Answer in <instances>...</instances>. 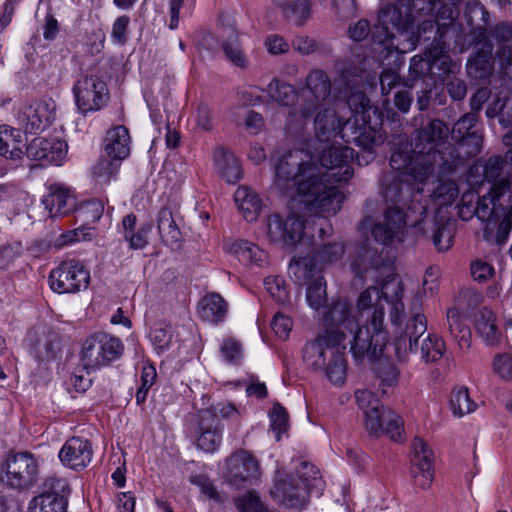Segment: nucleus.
Instances as JSON below:
<instances>
[{
  "mask_svg": "<svg viewBox=\"0 0 512 512\" xmlns=\"http://www.w3.org/2000/svg\"><path fill=\"white\" fill-rule=\"evenodd\" d=\"M345 253L342 242H327L320 245L309 257L296 256L289 264V274L295 283L304 285L319 274L326 265L338 262Z\"/></svg>",
  "mask_w": 512,
  "mask_h": 512,
  "instance_id": "11",
  "label": "nucleus"
},
{
  "mask_svg": "<svg viewBox=\"0 0 512 512\" xmlns=\"http://www.w3.org/2000/svg\"><path fill=\"white\" fill-rule=\"evenodd\" d=\"M364 423L366 430L375 436L383 433L387 434L392 440H398L403 431V421L399 415L389 409H384L379 405L371 408L364 413Z\"/></svg>",
  "mask_w": 512,
  "mask_h": 512,
  "instance_id": "27",
  "label": "nucleus"
},
{
  "mask_svg": "<svg viewBox=\"0 0 512 512\" xmlns=\"http://www.w3.org/2000/svg\"><path fill=\"white\" fill-rule=\"evenodd\" d=\"M466 22L471 26V40H483L488 38L487 26L490 22V15L486 8L478 1H469L465 10Z\"/></svg>",
  "mask_w": 512,
  "mask_h": 512,
  "instance_id": "37",
  "label": "nucleus"
},
{
  "mask_svg": "<svg viewBox=\"0 0 512 512\" xmlns=\"http://www.w3.org/2000/svg\"><path fill=\"white\" fill-rule=\"evenodd\" d=\"M321 169L306 151L285 153L275 165L274 186L290 197L293 208L299 206L311 215L329 216L342 207L344 194L319 180Z\"/></svg>",
  "mask_w": 512,
  "mask_h": 512,
  "instance_id": "4",
  "label": "nucleus"
},
{
  "mask_svg": "<svg viewBox=\"0 0 512 512\" xmlns=\"http://www.w3.org/2000/svg\"><path fill=\"white\" fill-rule=\"evenodd\" d=\"M158 230L164 242L173 244L180 238L178 229L172 211L169 208H162L158 213Z\"/></svg>",
  "mask_w": 512,
  "mask_h": 512,
  "instance_id": "53",
  "label": "nucleus"
},
{
  "mask_svg": "<svg viewBox=\"0 0 512 512\" xmlns=\"http://www.w3.org/2000/svg\"><path fill=\"white\" fill-rule=\"evenodd\" d=\"M98 334L85 340L82 346L81 359L87 369L95 370L105 365Z\"/></svg>",
  "mask_w": 512,
  "mask_h": 512,
  "instance_id": "47",
  "label": "nucleus"
},
{
  "mask_svg": "<svg viewBox=\"0 0 512 512\" xmlns=\"http://www.w3.org/2000/svg\"><path fill=\"white\" fill-rule=\"evenodd\" d=\"M294 475H283L277 471L270 494L279 503L291 508H302L309 495L320 496L325 483L319 470L312 463L302 461Z\"/></svg>",
  "mask_w": 512,
  "mask_h": 512,
  "instance_id": "6",
  "label": "nucleus"
},
{
  "mask_svg": "<svg viewBox=\"0 0 512 512\" xmlns=\"http://www.w3.org/2000/svg\"><path fill=\"white\" fill-rule=\"evenodd\" d=\"M351 335H353V341L350 351L355 361L379 358L388 340V334L384 328V313L377 310L367 325L357 326Z\"/></svg>",
  "mask_w": 512,
  "mask_h": 512,
  "instance_id": "10",
  "label": "nucleus"
},
{
  "mask_svg": "<svg viewBox=\"0 0 512 512\" xmlns=\"http://www.w3.org/2000/svg\"><path fill=\"white\" fill-rule=\"evenodd\" d=\"M28 205V195L16 186L0 185V208L14 215L19 214Z\"/></svg>",
  "mask_w": 512,
  "mask_h": 512,
  "instance_id": "44",
  "label": "nucleus"
},
{
  "mask_svg": "<svg viewBox=\"0 0 512 512\" xmlns=\"http://www.w3.org/2000/svg\"><path fill=\"white\" fill-rule=\"evenodd\" d=\"M58 456L64 466L73 470H81L92 460V445L87 439L71 437L64 443Z\"/></svg>",
  "mask_w": 512,
  "mask_h": 512,
  "instance_id": "31",
  "label": "nucleus"
},
{
  "mask_svg": "<svg viewBox=\"0 0 512 512\" xmlns=\"http://www.w3.org/2000/svg\"><path fill=\"white\" fill-rule=\"evenodd\" d=\"M235 203L243 214V217L249 221H255L262 210V200L260 196L247 186H240L234 194Z\"/></svg>",
  "mask_w": 512,
  "mask_h": 512,
  "instance_id": "42",
  "label": "nucleus"
},
{
  "mask_svg": "<svg viewBox=\"0 0 512 512\" xmlns=\"http://www.w3.org/2000/svg\"><path fill=\"white\" fill-rule=\"evenodd\" d=\"M223 424L215 413L202 410L199 413L196 446L207 453H213L222 442Z\"/></svg>",
  "mask_w": 512,
  "mask_h": 512,
  "instance_id": "30",
  "label": "nucleus"
},
{
  "mask_svg": "<svg viewBox=\"0 0 512 512\" xmlns=\"http://www.w3.org/2000/svg\"><path fill=\"white\" fill-rule=\"evenodd\" d=\"M507 158L495 155L484 163H476L469 170L468 181L472 185L492 183L489 192L480 197L475 191L462 194L458 205L459 216L468 221L476 216L483 225L484 238L498 244L506 242L512 229V207L505 196L511 188L510 179L505 174Z\"/></svg>",
  "mask_w": 512,
  "mask_h": 512,
  "instance_id": "3",
  "label": "nucleus"
},
{
  "mask_svg": "<svg viewBox=\"0 0 512 512\" xmlns=\"http://www.w3.org/2000/svg\"><path fill=\"white\" fill-rule=\"evenodd\" d=\"M102 346V354L104 357L105 365L111 361L118 359L124 350L123 344L120 339L113 337L106 333H97Z\"/></svg>",
  "mask_w": 512,
  "mask_h": 512,
  "instance_id": "55",
  "label": "nucleus"
},
{
  "mask_svg": "<svg viewBox=\"0 0 512 512\" xmlns=\"http://www.w3.org/2000/svg\"><path fill=\"white\" fill-rule=\"evenodd\" d=\"M301 103L287 110L285 128L290 133L302 132L314 113L323 105L333 103L332 81L322 69H312L300 87Z\"/></svg>",
  "mask_w": 512,
  "mask_h": 512,
  "instance_id": "5",
  "label": "nucleus"
},
{
  "mask_svg": "<svg viewBox=\"0 0 512 512\" xmlns=\"http://www.w3.org/2000/svg\"><path fill=\"white\" fill-rule=\"evenodd\" d=\"M333 102L323 105L314 113V132L316 138L321 142L331 141L338 136L342 138L348 132L350 119L342 115Z\"/></svg>",
  "mask_w": 512,
  "mask_h": 512,
  "instance_id": "20",
  "label": "nucleus"
},
{
  "mask_svg": "<svg viewBox=\"0 0 512 512\" xmlns=\"http://www.w3.org/2000/svg\"><path fill=\"white\" fill-rule=\"evenodd\" d=\"M238 512H265L264 506L255 492H248L235 501Z\"/></svg>",
  "mask_w": 512,
  "mask_h": 512,
  "instance_id": "63",
  "label": "nucleus"
},
{
  "mask_svg": "<svg viewBox=\"0 0 512 512\" xmlns=\"http://www.w3.org/2000/svg\"><path fill=\"white\" fill-rule=\"evenodd\" d=\"M494 372L505 380L512 379V354H498L493 362Z\"/></svg>",
  "mask_w": 512,
  "mask_h": 512,
  "instance_id": "64",
  "label": "nucleus"
},
{
  "mask_svg": "<svg viewBox=\"0 0 512 512\" xmlns=\"http://www.w3.org/2000/svg\"><path fill=\"white\" fill-rule=\"evenodd\" d=\"M411 476L415 485L421 489H428L434 479L433 452L420 438L413 442Z\"/></svg>",
  "mask_w": 512,
  "mask_h": 512,
  "instance_id": "29",
  "label": "nucleus"
},
{
  "mask_svg": "<svg viewBox=\"0 0 512 512\" xmlns=\"http://www.w3.org/2000/svg\"><path fill=\"white\" fill-rule=\"evenodd\" d=\"M460 1L442 0L436 13L438 0H397L382 8L372 31L377 60L384 62L394 53L412 51L421 37L429 40L430 34L434 41H441L459 16Z\"/></svg>",
  "mask_w": 512,
  "mask_h": 512,
  "instance_id": "2",
  "label": "nucleus"
},
{
  "mask_svg": "<svg viewBox=\"0 0 512 512\" xmlns=\"http://www.w3.org/2000/svg\"><path fill=\"white\" fill-rule=\"evenodd\" d=\"M422 219L416 223L417 230L430 237L438 251H446L452 246L454 229L449 219L440 214L430 215L426 209Z\"/></svg>",
  "mask_w": 512,
  "mask_h": 512,
  "instance_id": "26",
  "label": "nucleus"
},
{
  "mask_svg": "<svg viewBox=\"0 0 512 512\" xmlns=\"http://www.w3.org/2000/svg\"><path fill=\"white\" fill-rule=\"evenodd\" d=\"M56 104L53 100L37 101L23 106L18 112V124L26 133L38 134L55 120Z\"/></svg>",
  "mask_w": 512,
  "mask_h": 512,
  "instance_id": "23",
  "label": "nucleus"
},
{
  "mask_svg": "<svg viewBox=\"0 0 512 512\" xmlns=\"http://www.w3.org/2000/svg\"><path fill=\"white\" fill-rule=\"evenodd\" d=\"M23 253L21 242L15 241L0 247V270L9 268Z\"/></svg>",
  "mask_w": 512,
  "mask_h": 512,
  "instance_id": "58",
  "label": "nucleus"
},
{
  "mask_svg": "<svg viewBox=\"0 0 512 512\" xmlns=\"http://www.w3.org/2000/svg\"><path fill=\"white\" fill-rule=\"evenodd\" d=\"M386 269V262L377 249L368 244H362L355 248L351 259V270L357 278L379 282L384 277Z\"/></svg>",
  "mask_w": 512,
  "mask_h": 512,
  "instance_id": "24",
  "label": "nucleus"
},
{
  "mask_svg": "<svg viewBox=\"0 0 512 512\" xmlns=\"http://www.w3.org/2000/svg\"><path fill=\"white\" fill-rule=\"evenodd\" d=\"M27 138L14 127L0 125V155L6 159L19 160L24 155Z\"/></svg>",
  "mask_w": 512,
  "mask_h": 512,
  "instance_id": "35",
  "label": "nucleus"
},
{
  "mask_svg": "<svg viewBox=\"0 0 512 512\" xmlns=\"http://www.w3.org/2000/svg\"><path fill=\"white\" fill-rule=\"evenodd\" d=\"M307 220V229H309ZM306 229V221L297 213H291L286 219L274 214L268 217L266 223V236L272 243L293 247L298 244Z\"/></svg>",
  "mask_w": 512,
  "mask_h": 512,
  "instance_id": "16",
  "label": "nucleus"
},
{
  "mask_svg": "<svg viewBox=\"0 0 512 512\" xmlns=\"http://www.w3.org/2000/svg\"><path fill=\"white\" fill-rule=\"evenodd\" d=\"M362 82V70L349 64H343L340 70V76L335 81L336 85L344 89L347 95V105L351 112L354 113V123H358L365 117L370 108V101L362 91L358 90L359 84Z\"/></svg>",
  "mask_w": 512,
  "mask_h": 512,
  "instance_id": "17",
  "label": "nucleus"
},
{
  "mask_svg": "<svg viewBox=\"0 0 512 512\" xmlns=\"http://www.w3.org/2000/svg\"><path fill=\"white\" fill-rule=\"evenodd\" d=\"M30 512H66V502L56 493H44L35 497Z\"/></svg>",
  "mask_w": 512,
  "mask_h": 512,
  "instance_id": "54",
  "label": "nucleus"
},
{
  "mask_svg": "<svg viewBox=\"0 0 512 512\" xmlns=\"http://www.w3.org/2000/svg\"><path fill=\"white\" fill-rule=\"evenodd\" d=\"M120 160L113 158H103L96 162L92 167V176L96 183L100 185H107L111 180L115 179L119 169Z\"/></svg>",
  "mask_w": 512,
  "mask_h": 512,
  "instance_id": "52",
  "label": "nucleus"
},
{
  "mask_svg": "<svg viewBox=\"0 0 512 512\" xmlns=\"http://www.w3.org/2000/svg\"><path fill=\"white\" fill-rule=\"evenodd\" d=\"M228 313V304L218 293H210L202 298L199 314L205 321L218 324Z\"/></svg>",
  "mask_w": 512,
  "mask_h": 512,
  "instance_id": "43",
  "label": "nucleus"
},
{
  "mask_svg": "<svg viewBox=\"0 0 512 512\" xmlns=\"http://www.w3.org/2000/svg\"><path fill=\"white\" fill-rule=\"evenodd\" d=\"M214 167L228 183H235L241 178V168L236 156L224 147H217L213 155Z\"/></svg>",
  "mask_w": 512,
  "mask_h": 512,
  "instance_id": "40",
  "label": "nucleus"
},
{
  "mask_svg": "<svg viewBox=\"0 0 512 512\" xmlns=\"http://www.w3.org/2000/svg\"><path fill=\"white\" fill-rule=\"evenodd\" d=\"M341 336L320 334L303 348V362L314 372L324 373L334 385H342L346 380L347 362L340 348Z\"/></svg>",
  "mask_w": 512,
  "mask_h": 512,
  "instance_id": "7",
  "label": "nucleus"
},
{
  "mask_svg": "<svg viewBox=\"0 0 512 512\" xmlns=\"http://www.w3.org/2000/svg\"><path fill=\"white\" fill-rule=\"evenodd\" d=\"M447 324L449 332L457 342L459 349L467 352L471 346L472 334L466 318L458 309L450 308L447 311Z\"/></svg>",
  "mask_w": 512,
  "mask_h": 512,
  "instance_id": "41",
  "label": "nucleus"
},
{
  "mask_svg": "<svg viewBox=\"0 0 512 512\" xmlns=\"http://www.w3.org/2000/svg\"><path fill=\"white\" fill-rule=\"evenodd\" d=\"M442 50L439 48L438 44H431L429 49L425 51V57L421 55H415L410 60L409 71L410 75L417 79L420 77H424L427 74L433 73V67L438 62L441 65V70L443 73H446L450 70V60L446 56L441 55Z\"/></svg>",
  "mask_w": 512,
  "mask_h": 512,
  "instance_id": "33",
  "label": "nucleus"
},
{
  "mask_svg": "<svg viewBox=\"0 0 512 512\" xmlns=\"http://www.w3.org/2000/svg\"><path fill=\"white\" fill-rule=\"evenodd\" d=\"M450 408L455 417H463L475 411L476 403L470 398L466 387H458L452 391Z\"/></svg>",
  "mask_w": 512,
  "mask_h": 512,
  "instance_id": "51",
  "label": "nucleus"
},
{
  "mask_svg": "<svg viewBox=\"0 0 512 512\" xmlns=\"http://www.w3.org/2000/svg\"><path fill=\"white\" fill-rule=\"evenodd\" d=\"M512 81L510 78H502V84L495 95V99L486 109L488 118L499 117L500 124L510 129L503 136V143L507 150V158L512 163Z\"/></svg>",
  "mask_w": 512,
  "mask_h": 512,
  "instance_id": "21",
  "label": "nucleus"
},
{
  "mask_svg": "<svg viewBox=\"0 0 512 512\" xmlns=\"http://www.w3.org/2000/svg\"><path fill=\"white\" fill-rule=\"evenodd\" d=\"M48 145L49 139L37 137L34 138L29 144L26 143L24 154L34 160H46L48 162Z\"/></svg>",
  "mask_w": 512,
  "mask_h": 512,
  "instance_id": "60",
  "label": "nucleus"
},
{
  "mask_svg": "<svg viewBox=\"0 0 512 512\" xmlns=\"http://www.w3.org/2000/svg\"><path fill=\"white\" fill-rule=\"evenodd\" d=\"M105 152L114 160H123L130 154V135L128 129L118 125L108 131L105 139Z\"/></svg>",
  "mask_w": 512,
  "mask_h": 512,
  "instance_id": "39",
  "label": "nucleus"
},
{
  "mask_svg": "<svg viewBox=\"0 0 512 512\" xmlns=\"http://www.w3.org/2000/svg\"><path fill=\"white\" fill-rule=\"evenodd\" d=\"M406 232V214L403 208L397 205L387 208L383 220L373 224L371 228L374 239L386 246L404 242Z\"/></svg>",
  "mask_w": 512,
  "mask_h": 512,
  "instance_id": "19",
  "label": "nucleus"
},
{
  "mask_svg": "<svg viewBox=\"0 0 512 512\" xmlns=\"http://www.w3.org/2000/svg\"><path fill=\"white\" fill-rule=\"evenodd\" d=\"M449 136V127L441 120H433L416 131L413 148L407 146L395 150L390 158L392 171L381 179L382 193L386 201L405 202L416 191L421 192L423 184L438 168L444 172L453 169L462 156L472 157L482 150V135L472 131L458 140L455 150L445 147Z\"/></svg>",
  "mask_w": 512,
  "mask_h": 512,
  "instance_id": "1",
  "label": "nucleus"
},
{
  "mask_svg": "<svg viewBox=\"0 0 512 512\" xmlns=\"http://www.w3.org/2000/svg\"><path fill=\"white\" fill-rule=\"evenodd\" d=\"M75 104L79 112L87 114L104 108L109 100L106 83L95 75H85L73 86Z\"/></svg>",
  "mask_w": 512,
  "mask_h": 512,
  "instance_id": "15",
  "label": "nucleus"
},
{
  "mask_svg": "<svg viewBox=\"0 0 512 512\" xmlns=\"http://www.w3.org/2000/svg\"><path fill=\"white\" fill-rule=\"evenodd\" d=\"M231 251L245 264L262 265L266 261V253L248 241H236L231 245Z\"/></svg>",
  "mask_w": 512,
  "mask_h": 512,
  "instance_id": "48",
  "label": "nucleus"
},
{
  "mask_svg": "<svg viewBox=\"0 0 512 512\" xmlns=\"http://www.w3.org/2000/svg\"><path fill=\"white\" fill-rule=\"evenodd\" d=\"M474 326L477 334L488 345H495L500 341L501 332L496 316L488 307H482L474 314Z\"/></svg>",
  "mask_w": 512,
  "mask_h": 512,
  "instance_id": "38",
  "label": "nucleus"
},
{
  "mask_svg": "<svg viewBox=\"0 0 512 512\" xmlns=\"http://www.w3.org/2000/svg\"><path fill=\"white\" fill-rule=\"evenodd\" d=\"M353 160L354 150L350 147L333 145L323 149L319 156L318 168L321 169L319 180L339 190L335 184L346 182L354 175Z\"/></svg>",
  "mask_w": 512,
  "mask_h": 512,
  "instance_id": "13",
  "label": "nucleus"
},
{
  "mask_svg": "<svg viewBox=\"0 0 512 512\" xmlns=\"http://www.w3.org/2000/svg\"><path fill=\"white\" fill-rule=\"evenodd\" d=\"M361 121L362 124L359 126H355L356 123L350 125L349 129H353V131L350 134L348 132L344 133L342 139L347 143H354L363 150H366L368 152V157L372 159V148L376 145L382 144L385 137L380 130L371 128L367 124L365 117H362Z\"/></svg>",
  "mask_w": 512,
  "mask_h": 512,
  "instance_id": "34",
  "label": "nucleus"
},
{
  "mask_svg": "<svg viewBox=\"0 0 512 512\" xmlns=\"http://www.w3.org/2000/svg\"><path fill=\"white\" fill-rule=\"evenodd\" d=\"M310 14V0H297L291 3L288 10H285V16L299 26L303 25V23L310 17Z\"/></svg>",
  "mask_w": 512,
  "mask_h": 512,
  "instance_id": "57",
  "label": "nucleus"
},
{
  "mask_svg": "<svg viewBox=\"0 0 512 512\" xmlns=\"http://www.w3.org/2000/svg\"><path fill=\"white\" fill-rule=\"evenodd\" d=\"M325 331L323 334L341 336V343H344L348 334H352L358 326V320L352 313L351 304L345 299L333 300L323 316Z\"/></svg>",
  "mask_w": 512,
  "mask_h": 512,
  "instance_id": "22",
  "label": "nucleus"
},
{
  "mask_svg": "<svg viewBox=\"0 0 512 512\" xmlns=\"http://www.w3.org/2000/svg\"><path fill=\"white\" fill-rule=\"evenodd\" d=\"M306 289V301L308 305L319 310L327 301L326 281L323 276L316 274L312 279L308 280Z\"/></svg>",
  "mask_w": 512,
  "mask_h": 512,
  "instance_id": "50",
  "label": "nucleus"
},
{
  "mask_svg": "<svg viewBox=\"0 0 512 512\" xmlns=\"http://www.w3.org/2000/svg\"><path fill=\"white\" fill-rule=\"evenodd\" d=\"M28 341L39 361H52L62 357L65 342L53 327L39 324L31 329Z\"/></svg>",
  "mask_w": 512,
  "mask_h": 512,
  "instance_id": "18",
  "label": "nucleus"
},
{
  "mask_svg": "<svg viewBox=\"0 0 512 512\" xmlns=\"http://www.w3.org/2000/svg\"><path fill=\"white\" fill-rule=\"evenodd\" d=\"M48 283L55 293L76 294L89 287L90 272L79 260L67 259L50 271Z\"/></svg>",
  "mask_w": 512,
  "mask_h": 512,
  "instance_id": "14",
  "label": "nucleus"
},
{
  "mask_svg": "<svg viewBox=\"0 0 512 512\" xmlns=\"http://www.w3.org/2000/svg\"><path fill=\"white\" fill-rule=\"evenodd\" d=\"M266 92L272 101L287 107L288 110L291 107H296L294 103L300 94V90L297 91L293 85L277 78L271 80L267 85Z\"/></svg>",
  "mask_w": 512,
  "mask_h": 512,
  "instance_id": "45",
  "label": "nucleus"
},
{
  "mask_svg": "<svg viewBox=\"0 0 512 512\" xmlns=\"http://www.w3.org/2000/svg\"><path fill=\"white\" fill-rule=\"evenodd\" d=\"M222 49L226 58L236 67L245 69L249 61L243 52L238 35L230 30L227 38L222 43Z\"/></svg>",
  "mask_w": 512,
  "mask_h": 512,
  "instance_id": "49",
  "label": "nucleus"
},
{
  "mask_svg": "<svg viewBox=\"0 0 512 512\" xmlns=\"http://www.w3.org/2000/svg\"><path fill=\"white\" fill-rule=\"evenodd\" d=\"M403 286L395 278L384 281L381 289L370 286L364 290L357 301V310L363 315L368 313L370 320L377 310L384 314V303L390 307V320L393 326L400 327L405 316Z\"/></svg>",
  "mask_w": 512,
  "mask_h": 512,
  "instance_id": "9",
  "label": "nucleus"
},
{
  "mask_svg": "<svg viewBox=\"0 0 512 512\" xmlns=\"http://www.w3.org/2000/svg\"><path fill=\"white\" fill-rule=\"evenodd\" d=\"M42 203L51 218L66 216L74 212L77 205L72 191L60 184H54L48 188Z\"/></svg>",
  "mask_w": 512,
  "mask_h": 512,
  "instance_id": "32",
  "label": "nucleus"
},
{
  "mask_svg": "<svg viewBox=\"0 0 512 512\" xmlns=\"http://www.w3.org/2000/svg\"><path fill=\"white\" fill-rule=\"evenodd\" d=\"M39 462L31 453L9 454L0 466V480L9 488L26 490L38 480Z\"/></svg>",
  "mask_w": 512,
  "mask_h": 512,
  "instance_id": "12",
  "label": "nucleus"
},
{
  "mask_svg": "<svg viewBox=\"0 0 512 512\" xmlns=\"http://www.w3.org/2000/svg\"><path fill=\"white\" fill-rule=\"evenodd\" d=\"M477 122V114L476 113H467L462 116L453 126L451 130V136L456 141L466 137L468 134H471L470 131Z\"/></svg>",
  "mask_w": 512,
  "mask_h": 512,
  "instance_id": "61",
  "label": "nucleus"
},
{
  "mask_svg": "<svg viewBox=\"0 0 512 512\" xmlns=\"http://www.w3.org/2000/svg\"><path fill=\"white\" fill-rule=\"evenodd\" d=\"M471 45L474 50L466 63L467 73L473 79H486L494 71V63L496 62L493 56L494 45L489 38L473 39Z\"/></svg>",
  "mask_w": 512,
  "mask_h": 512,
  "instance_id": "28",
  "label": "nucleus"
},
{
  "mask_svg": "<svg viewBox=\"0 0 512 512\" xmlns=\"http://www.w3.org/2000/svg\"><path fill=\"white\" fill-rule=\"evenodd\" d=\"M152 231V225L145 223L137 225V218L134 214H128L122 219V235L129 243L131 249H142L148 244V238Z\"/></svg>",
  "mask_w": 512,
  "mask_h": 512,
  "instance_id": "36",
  "label": "nucleus"
},
{
  "mask_svg": "<svg viewBox=\"0 0 512 512\" xmlns=\"http://www.w3.org/2000/svg\"><path fill=\"white\" fill-rule=\"evenodd\" d=\"M427 330L426 317L420 311L413 312L408 320L404 332L395 340V350L402 358L407 352L417 354L426 363L439 360L445 352L443 339L434 334L425 333Z\"/></svg>",
  "mask_w": 512,
  "mask_h": 512,
  "instance_id": "8",
  "label": "nucleus"
},
{
  "mask_svg": "<svg viewBox=\"0 0 512 512\" xmlns=\"http://www.w3.org/2000/svg\"><path fill=\"white\" fill-rule=\"evenodd\" d=\"M226 478L236 486L256 482L261 475L259 463L246 450H238L226 459Z\"/></svg>",
  "mask_w": 512,
  "mask_h": 512,
  "instance_id": "25",
  "label": "nucleus"
},
{
  "mask_svg": "<svg viewBox=\"0 0 512 512\" xmlns=\"http://www.w3.org/2000/svg\"><path fill=\"white\" fill-rule=\"evenodd\" d=\"M287 423L288 414L286 410L279 404L274 405L270 413V426L272 431L275 433L277 441L281 439V434L286 431Z\"/></svg>",
  "mask_w": 512,
  "mask_h": 512,
  "instance_id": "59",
  "label": "nucleus"
},
{
  "mask_svg": "<svg viewBox=\"0 0 512 512\" xmlns=\"http://www.w3.org/2000/svg\"><path fill=\"white\" fill-rule=\"evenodd\" d=\"M221 357L228 364L236 365L243 358L242 345L234 338H226L220 349Z\"/></svg>",
  "mask_w": 512,
  "mask_h": 512,
  "instance_id": "56",
  "label": "nucleus"
},
{
  "mask_svg": "<svg viewBox=\"0 0 512 512\" xmlns=\"http://www.w3.org/2000/svg\"><path fill=\"white\" fill-rule=\"evenodd\" d=\"M264 286L275 301L284 303L288 300V292L282 278L273 276L267 277L264 280Z\"/></svg>",
  "mask_w": 512,
  "mask_h": 512,
  "instance_id": "62",
  "label": "nucleus"
},
{
  "mask_svg": "<svg viewBox=\"0 0 512 512\" xmlns=\"http://www.w3.org/2000/svg\"><path fill=\"white\" fill-rule=\"evenodd\" d=\"M459 196V187L453 180H439L430 194L431 202L439 208L450 206Z\"/></svg>",
  "mask_w": 512,
  "mask_h": 512,
  "instance_id": "46",
  "label": "nucleus"
}]
</instances>
